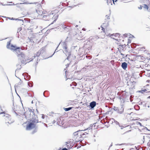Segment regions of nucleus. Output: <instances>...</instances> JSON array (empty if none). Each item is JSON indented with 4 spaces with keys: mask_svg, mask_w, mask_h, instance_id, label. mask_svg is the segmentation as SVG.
Instances as JSON below:
<instances>
[{
    "mask_svg": "<svg viewBox=\"0 0 150 150\" xmlns=\"http://www.w3.org/2000/svg\"><path fill=\"white\" fill-rule=\"evenodd\" d=\"M54 13L51 12L50 13H48L45 15L42 16L44 20L50 21L52 22L50 24L49 26L52 24L56 22L58 17V14L53 15Z\"/></svg>",
    "mask_w": 150,
    "mask_h": 150,
    "instance_id": "1",
    "label": "nucleus"
},
{
    "mask_svg": "<svg viewBox=\"0 0 150 150\" xmlns=\"http://www.w3.org/2000/svg\"><path fill=\"white\" fill-rule=\"evenodd\" d=\"M33 120H30L28 123L26 127L27 130H30L36 127V124L38 122H41V121L39 122L38 116L35 118H34Z\"/></svg>",
    "mask_w": 150,
    "mask_h": 150,
    "instance_id": "2",
    "label": "nucleus"
},
{
    "mask_svg": "<svg viewBox=\"0 0 150 150\" xmlns=\"http://www.w3.org/2000/svg\"><path fill=\"white\" fill-rule=\"evenodd\" d=\"M24 115L25 116V118L28 120H33L34 118H35L36 116L35 113L34 112V110L28 108V110L25 112Z\"/></svg>",
    "mask_w": 150,
    "mask_h": 150,
    "instance_id": "3",
    "label": "nucleus"
},
{
    "mask_svg": "<svg viewBox=\"0 0 150 150\" xmlns=\"http://www.w3.org/2000/svg\"><path fill=\"white\" fill-rule=\"evenodd\" d=\"M17 53L18 59L20 60L21 62V64H26V63L25 64V62L27 61L28 59L26 57L25 55L23 53L21 52L20 51H17Z\"/></svg>",
    "mask_w": 150,
    "mask_h": 150,
    "instance_id": "4",
    "label": "nucleus"
},
{
    "mask_svg": "<svg viewBox=\"0 0 150 150\" xmlns=\"http://www.w3.org/2000/svg\"><path fill=\"white\" fill-rule=\"evenodd\" d=\"M11 45V41L7 42V48L11 50H13L15 51L16 53L18 51H19V50L20 49V47H16L15 45H11V47H10V45Z\"/></svg>",
    "mask_w": 150,
    "mask_h": 150,
    "instance_id": "5",
    "label": "nucleus"
},
{
    "mask_svg": "<svg viewBox=\"0 0 150 150\" xmlns=\"http://www.w3.org/2000/svg\"><path fill=\"white\" fill-rule=\"evenodd\" d=\"M124 108L122 106V105L121 107H117L115 106H113L111 108L112 110H113L117 113L119 114L122 113L124 111Z\"/></svg>",
    "mask_w": 150,
    "mask_h": 150,
    "instance_id": "6",
    "label": "nucleus"
},
{
    "mask_svg": "<svg viewBox=\"0 0 150 150\" xmlns=\"http://www.w3.org/2000/svg\"><path fill=\"white\" fill-rule=\"evenodd\" d=\"M4 116L5 117V119L6 122V123H8L9 124H11L14 122V120H11V116L9 114H5L4 115Z\"/></svg>",
    "mask_w": 150,
    "mask_h": 150,
    "instance_id": "7",
    "label": "nucleus"
},
{
    "mask_svg": "<svg viewBox=\"0 0 150 150\" xmlns=\"http://www.w3.org/2000/svg\"><path fill=\"white\" fill-rule=\"evenodd\" d=\"M81 130H79L76 132H74L73 134V138L77 139V140L81 139Z\"/></svg>",
    "mask_w": 150,
    "mask_h": 150,
    "instance_id": "8",
    "label": "nucleus"
},
{
    "mask_svg": "<svg viewBox=\"0 0 150 150\" xmlns=\"http://www.w3.org/2000/svg\"><path fill=\"white\" fill-rule=\"evenodd\" d=\"M60 28L63 30L64 31L66 32L70 30L71 28L69 25H66L65 24H62L60 26Z\"/></svg>",
    "mask_w": 150,
    "mask_h": 150,
    "instance_id": "9",
    "label": "nucleus"
},
{
    "mask_svg": "<svg viewBox=\"0 0 150 150\" xmlns=\"http://www.w3.org/2000/svg\"><path fill=\"white\" fill-rule=\"evenodd\" d=\"M85 129L84 130H81V137L80 138L81 139H79L78 140L76 141V142H79L80 141H82L83 140V138L87 137L88 135V133H86V134H85L84 133V131L86 130Z\"/></svg>",
    "mask_w": 150,
    "mask_h": 150,
    "instance_id": "10",
    "label": "nucleus"
},
{
    "mask_svg": "<svg viewBox=\"0 0 150 150\" xmlns=\"http://www.w3.org/2000/svg\"><path fill=\"white\" fill-rule=\"evenodd\" d=\"M96 103L95 101H93L90 103L89 105L87 106L88 108H90L92 110L94 109V108L96 106Z\"/></svg>",
    "mask_w": 150,
    "mask_h": 150,
    "instance_id": "11",
    "label": "nucleus"
},
{
    "mask_svg": "<svg viewBox=\"0 0 150 150\" xmlns=\"http://www.w3.org/2000/svg\"><path fill=\"white\" fill-rule=\"evenodd\" d=\"M63 52L65 53L66 56H67L66 59H67L69 61V59L71 58V53L70 51L68 52V50H63Z\"/></svg>",
    "mask_w": 150,
    "mask_h": 150,
    "instance_id": "12",
    "label": "nucleus"
},
{
    "mask_svg": "<svg viewBox=\"0 0 150 150\" xmlns=\"http://www.w3.org/2000/svg\"><path fill=\"white\" fill-rule=\"evenodd\" d=\"M148 89H142L141 90L138 91V92L141 93H150V91H148Z\"/></svg>",
    "mask_w": 150,
    "mask_h": 150,
    "instance_id": "13",
    "label": "nucleus"
},
{
    "mask_svg": "<svg viewBox=\"0 0 150 150\" xmlns=\"http://www.w3.org/2000/svg\"><path fill=\"white\" fill-rule=\"evenodd\" d=\"M121 66L125 70L127 67V64L125 62H124L122 63Z\"/></svg>",
    "mask_w": 150,
    "mask_h": 150,
    "instance_id": "14",
    "label": "nucleus"
},
{
    "mask_svg": "<svg viewBox=\"0 0 150 150\" xmlns=\"http://www.w3.org/2000/svg\"><path fill=\"white\" fill-rule=\"evenodd\" d=\"M57 124L58 125H59V124L60 126H62L63 125L64 123H63L62 121H61V119L60 118H57Z\"/></svg>",
    "mask_w": 150,
    "mask_h": 150,
    "instance_id": "15",
    "label": "nucleus"
},
{
    "mask_svg": "<svg viewBox=\"0 0 150 150\" xmlns=\"http://www.w3.org/2000/svg\"><path fill=\"white\" fill-rule=\"evenodd\" d=\"M61 43V42H60L59 43V45H58L57 46V48H56V50H55V51H54V53H53V54L52 55H51V56H50L49 57H47V58H45V59H48V58H50V57H52V56L54 55V54L55 53L57 52L58 51H57V49L58 48V47H59V45H60V44Z\"/></svg>",
    "mask_w": 150,
    "mask_h": 150,
    "instance_id": "16",
    "label": "nucleus"
},
{
    "mask_svg": "<svg viewBox=\"0 0 150 150\" xmlns=\"http://www.w3.org/2000/svg\"><path fill=\"white\" fill-rule=\"evenodd\" d=\"M62 47L63 48L64 50H68L67 49V47L66 44L65 42H62Z\"/></svg>",
    "mask_w": 150,
    "mask_h": 150,
    "instance_id": "17",
    "label": "nucleus"
},
{
    "mask_svg": "<svg viewBox=\"0 0 150 150\" xmlns=\"http://www.w3.org/2000/svg\"><path fill=\"white\" fill-rule=\"evenodd\" d=\"M41 53L42 54L45 51V47H42L41 49L39 50Z\"/></svg>",
    "mask_w": 150,
    "mask_h": 150,
    "instance_id": "18",
    "label": "nucleus"
},
{
    "mask_svg": "<svg viewBox=\"0 0 150 150\" xmlns=\"http://www.w3.org/2000/svg\"><path fill=\"white\" fill-rule=\"evenodd\" d=\"M7 18L10 20H16V21L18 20V21H21L22 22V23H23V20H22L19 19H17V18H10V17H7Z\"/></svg>",
    "mask_w": 150,
    "mask_h": 150,
    "instance_id": "19",
    "label": "nucleus"
},
{
    "mask_svg": "<svg viewBox=\"0 0 150 150\" xmlns=\"http://www.w3.org/2000/svg\"><path fill=\"white\" fill-rule=\"evenodd\" d=\"M36 13L38 14L39 15H41L42 16L43 15H42L43 14L42 11H40L38 10H36Z\"/></svg>",
    "mask_w": 150,
    "mask_h": 150,
    "instance_id": "20",
    "label": "nucleus"
},
{
    "mask_svg": "<svg viewBox=\"0 0 150 150\" xmlns=\"http://www.w3.org/2000/svg\"><path fill=\"white\" fill-rule=\"evenodd\" d=\"M19 79H20V82H19L18 84H16L15 85V86H14L15 90L16 91V87H19V86L21 85V80L19 78Z\"/></svg>",
    "mask_w": 150,
    "mask_h": 150,
    "instance_id": "21",
    "label": "nucleus"
},
{
    "mask_svg": "<svg viewBox=\"0 0 150 150\" xmlns=\"http://www.w3.org/2000/svg\"><path fill=\"white\" fill-rule=\"evenodd\" d=\"M37 3L36 2H34V3H29L28 2H24L23 3H21L20 4H36Z\"/></svg>",
    "mask_w": 150,
    "mask_h": 150,
    "instance_id": "22",
    "label": "nucleus"
},
{
    "mask_svg": "<svg viewBox=\"0 0 150 150\" xmlns=\"http://www.w3.org/2000/svg\"><path fill=\"white\" fill-rule=\"evenodd\" d=\"M109 35H110L111 36H113L114 35L115 37H120V33H116L115 34H109Z\"/></svg>",
    "mask_w": 150,
    "mask_h": 150,
    "instance_id": "23",
    "label": "nucleus"
},
{
    "mask_svg": "<svg viewBox=\"0 0 150 150\" xmlns=\"http://www.w3.org/2000/svg\"><path fill=\"white\" fill-rule=\"evenodd\" d=\"M31 43H34L35 40V38L33 37H31L29 39Z\"/></svg>",
    "mask_w": 150,
    "mask_h": 150,
    "instance_id": "24",
    "label": "nucleus"
},
{
    "mask_svg": "<svg viewBox=\"0 0 150 150\" xmlns=\"http://www.w3.org/2000/svg\"><path fill=\"white\" fill-rule=\"evenodd\" d=\"M16 66H17V68L16 69V70L15 71V72H16V71H17V70H20L21 68V65H19V64H17L16 65Z\"/></svg>",
    "mask_w": 150,
    "mask_h": 150,
    "instance_id": "25",
    "label": "nucleus"
},
{
    "mask_svg": "<svg viewBox=\"0 0 150 150\" xmlns=\"http://www.w3.org/2000/svg\"><path fill=\"white\" fill-rule=\"evenodd\" d=\"M76 58V57L75 56L71 55V58L70 59H69V61L71 62L72 60H74Z\"/></svg>",
    "mask_w": 150,
    "mask_h": 150,
    "instance_id": "26",
    "label": "nucleus"
},
{
    "mask_svg": "<svg viewBox=\"0 0 150 150\" xmlns=\"http://www.w3.org/2000/svg\"><path fill=\"white\" fill-rule=\"evenodd\" d=\"M72 107H69L68 108H64V110L65 111H67L72 109Z\"/></svg>",
    "mask_w": 150,
    "mask_h": 150,
    "instance_id": "27",
    "label": "nucleus"
},
{
    "mask_svg": "<svg viewBox=\"0 0 150 150\" xmlns=\"http://www.w3.org/2000/svg\"><path fill=\"white\" fill-rule=\"evenodd\" d=\"M112 119L114 121V122L115 123V124L116 125H118L119 126H120V123H119V122H118L116 120H115L114 118H112Z\"/></svg>",
    "mask_w": 150,
    "mask_h": 150,
    "instance_id": "28",
    "label": "nucleus"
},
{
    "mask_svg": "<svg viewBox=\"0 0 150 150\" xmlns=\"http://www.w3.org/2000/svg\"><path fill=\"white\" fill-rule=\"evenodd\" d=\"M143 7L145 9H147V10H148L149 8V7L146 4H143Z\"/></svg>",
    "mask_w": 150,
    "mask_h": 150,
    "instance_id": "29",
    "label": "nucleus"
},
{
    "mask_svg": "<svg viewBox=\"0 0 150 150\" xmlns=\"http://www.w3.org/2000/svg\"><path fill=\"white\" fill-rule=\"evenodd\" d=\"M40 55H41L42 54L41 53V52H40L38 51V52L37 53L36 56L37 57H39Z\"/></svg>",
    "mask_w": 150,
    "mask_h": 150,
    "instance_id": "30",
    "label": "nucleus"
},
{
    "mask_svg": "<svg viewBox=\"0 0 150 150\" xmlns=\"http://www.w3.org/2000/svg\"><path fill=\"white\" fill-rule=\"evenodd\" d=\"M66 144L67 145V148H72V146H71V145L70 146L69 145V144L67 142H66Z\"/></svg>",
    "mask_w": 150,
    "mask_h": 150,
    "instance_id": "31",
    "label": "nucleus"
},
{
    "mask_svg": "<svg viewBox=\"0 0 150 150\" xmlns=\"http://www.w3.org/2000/svg\"><path fill=\"white\" fill-rule=\"evenodd\" d=\"M96 123H95L93 124H91L90 126V127H89L88 128V129H92V127H93V125L94 124H96Z\"/></svg>",
    "mask_w": 150,
    "mask_h": 150,
    "instance_id": "32",
    "label": "nucleus"
},
{
    "mask_svg": "<svg viewBox=\"0 0 150 150\" xmlns=\"http://www.w3.org/2000/svg\"><path fill=\"white\" fill-rule=\"evenodd\" d=\"M28 85L30 87H32L33 86V84L30 82H28Z\"/></svg>",
    "mask_w": 150,
    "mask_h": 150,
    "instance_id": "33",
    "label": "nucleus"
},
{
    "mask_svg": "<svg viewBox=\"0 0 150 150\" xmlns=\"http://www.w3.org/2000/svg\"><path fill=\"white\" fill-rule=\"evenodd\" d=\"M137 125H140V126L141 127H142L143 126L142 125V124L139 122H137Z\"/></svg>",
    "mask_w": 150,
    "mask_h": 150,
    "instance_id": "34",
    "label": "nucleus"
},
{
    "mask_svg": "<svg viewBox=\"0 0 150 150\" xmlns=\"http://www.w3.org/2000/svg\"><path fill=\"white\" fill-rule=\"evenodd\" d=\"M22 29L21 27L18 29L17 30V33H18V32H20Z\"/></svg>",
    "mask_w": 150,
    "mask_h": 150,
    "instance_id": "35",
    "label": "nucleus"
},
{
    "mask_svg": "<svg viewBox=\"0 0 150 150\" xmlns=\"http://www.w3.org/2000/svg\"><path fill=\"white\" fill-rule=\"evenodd\" d=\"M143 7V6H142L141 5H140L139 6H138V8L139 9L141 10Z\"/></svg>",
    "mask_w": 150,
    "mask_h": 150,
    "instance_id": "36",
    "label": "nucleus"
},
{
    "mask_svg": "<svg viewBox=\"0 0 150 150\" xmlns=\"http://www.w3.org/2000/svg\"><path fill=\"white\" fill-rule=\"evenodd\" d=\"M37 131V129H34L32 132V134H34V133H35Z\"/></svg>",
    "mask_w": 150,
    "mask_h": 150,
    "instance_id": "37",
    "label": "nucleus"
},
{
    "mask_svg": "<svg viewBox=\"0 0 150 150\" xmlns=\"http://www.w3.org/2000/svg\"><path fill=\"white\" fill-rule=\"evenodd\" d=\"M142 127L141 128V129H142V131L143 130H145V129L144 128H146V127H144V126H142Z\"/></svg>",
    "mask_w": 150,
    "mask_h": 150,
    "instance_id": "38",
    "label": "nucleus"
},
{
    "mask_svg": "<svg viewBox=\"0 0 150 150\" xmlns=\"http://www.w3.org/2000/svg\"><path fill=\"white\" fill-rule=\"evenodd\" d=\"M128 42L127 45L128 46H129V45H128V44H130L131 43V40L130 39H128Z\"/></svg>",
    "mask_w": 150,
    "mask_h": 150,
    "instance_id": "39",
    "label": "nucleus"
},
{
    "mask_svg": "<svg viewBox=\"0 0 150 150\" xmlns=\"http://www.w3.org/2000/svg\"><path fill=\"white\" fill-rule=\"evenodd\" d=\"M112 0L113 1V4H115V2H116L118 0H115V1L114 0Z\"/></svg>",
    "mask_w": 150,
    "mask_h": 150,
    "instance_id": "40",
    "label": "nucleus"
},
{
    "mask_svg": "<svg viewBox=\"0 0 150 150\" xmlns=\"http://www.w3.org/2000/svg\"><path fill=\"white\" fill-rule=\"evenodd\" d=\"M41 117H42V119H44L45 118V115H44L43 114L42 115V116Z\"/></svg>",
    "mask_w": 150,
    "mask_h": 150,
    "instance_id": "41",
    "label": "nucleus"
},
{
    "mask_svg": "<svg viewBox=\"0 0 150 150\" xmlns=\"http://www.w3.org/2000/svg\"><path fill=\"white\" fill-rule=\"evenodd\" d=\"M135 149H136V150H139V148H138L136 146H135Z\"/></svg>",
    "mask_w": 150,
    "mask_h": 150,
    "instance_id": "42",
    "label": "nucleus"
},
{
    "mask_svg": "<svg viewBox=\"0 0 150 150\" xmlns=\"http://www.w3.org/2000/svg\"><path fill=\"white\" fill-rule=\"evenodd\" d=\"M123 35L125 37H127V34H123Z\"/></svg>",
    "mask_w": 150,
    "mask_h": 150,
    "instance_id": "43",
    "label": "nucleus"
},
{
    "mask_svg": "<svg viewBox=\"0 0 150 150\" xmlns=\"http://www.w3.org/2000/svg\"><path fill=\"white\" fill-rule=\"evenodd\" d=\"M106 17L107 19H110V16H108V15H106Z\"/></svg>",
    "mask_w": 150,
    "mask_h": 150,
    "instance_id": "44",
    "label": "nucleus"
},
{
    "mask_svg": "<svg viewBox=\"0 0 150 150\" xmlns=\"http://www.w3.org/2000/svg\"><path fill=\"white\" fill-rule=\"evenodd\" d=\"M119 126L120 127H121V129H123V128L124 127L123 126H122L121 125H120V126Z\"/></svg>",
    "mask_w": 150,
    "mask_h": 150,
    "instance_id": "45",
    "label": "nucleus"
},
{
    "mask_svg": "<svg viewBox=\"0 0 150 150\" xmlns=\"http://www.w3.org/2000/svg\"><path fill=\"white\" fill-rule=\"evenodd\" d=\"M70 64H68L67 65H66V68H67V67H69V65Z\"/></svg>",
    "mask_w": 150,
    "mask_h": 150,
    "instance_id": "46",
    "label": "nucleus"
},
{
    "mask_svg": "<svg viewBox=\"0 0 150 150\" xmlns=\"http://www.w3.org/2000/svg\"><path fill=\"white\" fill-rule=\"evenodd\" d=\"M145 129V130H148V131H150L149 129L146 127V128H144Z\"/></svg>",
    "mask_w": 150,
    "mask_h": 150,
    "instance_id": "47",
    "label": "nucleus"
},
{
    "mask_svg": "<svg viewBox=\"0 0 150 150\" xmlns=\"http://www.w3.org/2000/svg\"><path fill=\"white\" fill-rule=\"evenodd\" d=\"M130 38H131L132 37H134V36L133 35H131V34H130Z\"/></svg>",
    "mask_w": 150,
    "mask_h": 150,
    "instance_id": "48",
    "label": "nucleus"
},
{
    "mask_svg": "<svg viewBox=\"0 0 150 150\" xmlns=\"http://www.w3.org/2000/svg\"><path fill=\"white\" fill-rule=\"evenodd\" d=\"M13 110V112H14L15 113V114H16V115H18V114H17V113L16 112L14 111V110Z\"/></svg>",
    "mask_w": 150,
    "mask_h": 150,
    "instance_id": "49",
    "label": "nucleus"
},
{
    "mask_svg": "<svg viewBox=\"0 0 150 150\" xmlns=\"http://www.w3.org/2000/svg\"><path fill=\"white\" fill-rule=\"evenodd\" d=\"M56 122V121L54 120L53 121L52 123L54 124Z\"/></svg>",
    "mask_w": 150,
    "mask_h": 150,
    "instance_id": "50",
    "label": "nucleus"
},
{
    "mask_svg": "<svg viewBox=\"0 0 150 150\" xmlns=\"http://www.w3.org/2000/svg\"><path fill=\"white\" fill-rule=\"evenodd\" d=\"M120 54H121V55H122V56L123 57H124V56H125V55L124 54H122V53H121Z\"/></svg>",
    "mask_w": 150,
    "mask_h": 150,
    "instance_id": "51",
    "label": "nucleus"
},
{
    "mask_svg": "<svg viewBox=\"0 0 150 150\" xmlns=\"http://www.w3.org/2000/svg\"><path fill=\"white\" fill-rule=\"evenodd\" d=\"M138 130H139V131L140 132H141L142 131L141 129H139Z\"/></svg>",
    "mask_w": 150,
    "mask_h": 150,
    "instance_id": "52",
    "label": "nucleus"
},
{
    "mask_svg": "<svg viewBox=\"0 0 150 150\" xmlns=\"http://www.w3.org/2000/svg\"><path fill=\"white\" fill-rule=\"evenodd\" d=\"M120 47H121L122 48H123V47L124 46V45H120Z\"/></svg>",
    "mask_w": 150,
    "mask_h": 150,
    "instance_id": "53",
    "label": "nucleus"
},
{
    "mask_svg": "<svg viewBox=\"0 0 150 150\" xmlns=\"http://www.w3.org/2000/svg\"><path fill=\"white\" fill-rule=\"evenodd\" d=\"M101 27L102 28V30H105V29L103 27H102V26H101Z\"/></svg>",
    "mask_w": 150,
    "mask_h": 150,
    "instance_id": "54",
    "label": "nucleus"
},
{
    "mask_svg": "<svg viewBox=\"0 0 150 150\" xmlns=\"http://www.w3.org/2000/svg\"><path fill=\"white\" fill-rule=\"evenodd\" d=\"M64 71H65V74H66L65 75H66V72H67V70H66V69H64Z\"/></svg>",
    "mask_w": 150,
    "mask_h": 150,
    "instance_id": "55",
    "label": "nucleus"
},
{
    "mask_svg": "<svg viewBox=\"0 0 150 150\" xmlns=\"http://www.w3.org/2000/svg\"><path fill=\"white\" fill-rule=\"evenodd\" d=\"M148 145L149 146H150V143L148 142Z\"/></svg>",
    "mask_w": 150,
    "mask_h": 150,
    "instance_id": "56",
    "label": "nucleus"
},
{
    "mask_svg": "<svg viewBox=\"0 0 150 150\" xmlns=\"http://www.w3.org/2000/svg\"><path fill=\"white\" fill-rule=\"evenodd\" d=\"M148 77H150V73L149 74H148Z\"/></svg>",
    "mask_w": 150,
    "mask_h": 150,
    "instance_id": "57",
    "label": "nucleus"
},
{
    "mask_svg": "<svg viewBox=\"0 0 150 150\" xmlns=\"http://www.w3.org/2000/svg\"><path fill=\"white\" fill-rule=\"evenodd\" d=\"M38 63V62H36V63L35 64V66H36V65H37Z\"/></svg>",
    "mask_w": 150,
    "mask_h": 150,
    "instance_id": "58",
    "label": "nucleus"
},
{
    "mask_svg": "<svg viewBox=\"0 0 150 150\" xmlns=\"http://www.w3.org/2000/svg\"><path fill=\"white\" fill-rule=\"evenodd\" d=\"M44 124L45 125V126L46 127H47V126L46 124L45 123H44Z\"/></svg>",
    "mask_w": 150,
    "mask_h": 150,
    "instance_id": "59",
    "label": "nucleus"
},
{
    "mask_svg": "<svg viewBox=\"0 0 150 150\" xmlns=\"http://www.w3.org/2000/svg\"><path fill=\"white\" fill-rule=\"evenodd\" d=\"M36 111L37 112V113H39V112H38V110H37V109H36Z\"/></svg>",
    "mask_w": 150,
    "mask_h": 150,
    "instance_id": "60",
    "label": "nucleus"
},
{
    "mask_svg": "<svg viewBox=\"0 0 150 150\" xmlns=\"http://www.w3.org/2000/svg\"><path fill=\"white\" fill-rule=\"evenodd\" d=\"M112 143H111V144H110V147H111L112 146Z\"/></svg>",
    "mask_w": 150,
    "mask_h": 150,
    "instance_id": "61",
    "label": "nucleus"
},
{
    "mask_svg": "<svg viewBox=\"0 0 150 150\" xmlns=\"http://www.w3.org/2000/svg\"><path fill=\"white\" fill-rule=\"evenodd\" d=\"M3 112H0V114H3Z\"/></svg>",
    "mask_w": 150,
    "mask_h": 150,
    "instance_id": "62",
    "label": "nucleus"
},
{
    "mask_svg": "<svg viewBox=\"0 0 150 150\" xmlns=\"http://www.w3.org/2000/svg\"><path fill=\"white\" fill-rule=\"evenodd\" d=\"M147 98H150V96L147 97Z\"/></svg>",
    "mask_w": 150,
    "mask_h": 150,
    "instance_id": "63",
    "label": "nucleus"
},
{
    "mask_svg": "<svg viewBox=\"0 0 150 150\" xmlns=\"http://www.w3.org/2000/svg\"><path fill=\"white\" fill-rule=\"evenodd\" d=\"M148 18L150 19V16H149Z\"/></svg>",
    "mask_w": 150,
    "mask_h": 150,
    "instance_id": "64",
    "label": "nucleus"
}]
</instances>
